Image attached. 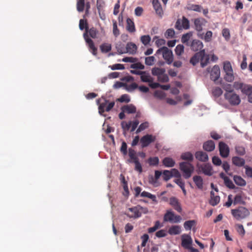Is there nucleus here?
<instances>
[{
    "instance_id": "obj_1",
    "label": "nucleus",
    "mask_w": 252,
    "mask_h": 252,
    "mask_svg": "<svg viewBox=\"0 0 252 252\" xmlns=\"http://www.w3.org/2000/svg\"><path fill=\"white\" fill-rule=\"evenodd\" d=\"M99 31L94 27L89 28V27L86 28V32L83 34L84 38L86 42L88 44L90 50L91 51L94 55L97 54V48L95 47L94 41L89 37L95 39L98 37Z\"/></svg>"
},
{
    "instance_id": "obj_2",
    "label": "nucleus",
    "mask_w": 252,
    "mask_h": 252,
    "mask_svg": "<svg viewBox=\"0 0 252 252\" xmlns=\"http://www.w3.org/2000/svg\"><path fill=\"white\" fill-rule=\"evenodd\" d=\"M97 102L99 103V112L101 114H103L105 111L109 112L110 111L115 105L114 101L108 103V100L103 97L98 100Z\"/></svg>"
},
{
    "instance_id": "obj_3",
    "label": "nucleus",
    "mask_w": 252,
    "mask_h": 252,
    "mask_svg": "<svg viewBox=\"0 0 252 252\" xmlns=\"http://www.w3.org/2000/svg\"><path fill=\"white\" fill-rule=\"evenodd\" d=\"M160 53H162V57L166 63L168 64H171L173 61V55L172 51L164 46L158 49L156 52V54H159Z\"/></svg>"
},
{
    "instance_id": "obj_4",
    "label": "nucleus",
    "mask_w": 252,
    "mask_h": 252,
    "mask_svg": "<svg viewBox=\"0 0 252 252\" xmlns=\"http://www.w3.org/2000/svg\"><path fill=\"white\" fill-rule=\"evenodd\" d=\"M232 215L236 220L243 219L250 215L249 210L245 207L240 206L235 209L231 210Z\"/></svg>"
},
{
    "instance_id": "obj_5",
    "label": "nucleus",
    "mask_w": 252,
    "mask_h": 252,
    "mask_svg": "<svg viewBox=\"0 0 252 252\" xmlns=\"http://www.w3.org/2000/svg\"><path fill=\"white\" fill-rule=\"evenodd\" d=\"M180 170L183 172V176L185 179L190 177L194 170L193 166L188 162H182L179 164Z\"/></svg>"
},
{
    "instance_id": "obj_6",
    "label": "nucleus",
    "mask_w": 252,
    "mask_h": 252,
    "mask_svg": "<svg viewBox=\"0 0 252 252\" xmlns=\"http://www.w3.org/2000/svg\"><path fill=\"white\" fill-rule=\"evenodd\" d=\"M225 99L232 106L238 105L241 102L240 96L234 92L231 94H224Z\"/></svg>"
},
{
    "instance_id": "obj_7",
    "label": "nucleus",
    "mask_w": 252,
    "mask_h": 252,
    "mask_svg": "<svg viewBox=\"0 0 252 252\" xmlns=\"http://www.w3.org/2000/svg\"><path fill=\"white\" fill-rule=\"evenodd\" d=\"M163 220L166 222L178 223L182 220V218L180 216L175 215L173 212L168 210L164 215Z\"/></svg>"
},
{
    "instance_id": "obj_8",
    "label": "nucleus",
    "mask_w": 252,
    "mask_h": 252,
    "mask_svg": "<svg viewBox=\"0 0 252 252\" xmlns=\"http://www.w3.org/2000/svg\"><path fill=\"white\" fill-rule=\"evenodd\" d=\"M192 240L191 237L187 234L183 235L182 236V246L186 249H191L192 252H198L196 249L191 248Z\"/></svg>"
},
{
    "instance_id": "obj_9",
    "label": "nucleus",
    "mask_w": 252,
    "mask_h": 252,
    "mask_svg": "<svg viewBox=\"0 0 252 252\" xmlns=\"http://www.w3.org/2000/svg\"><path fill=\"white\" fill-rule=\"evenodd\" d=\"M156 139L155 136L152 134H146L141 137L140 139V143L141 144L142 148H145L148 147L151 143L155 142Z\"/></svg>"
},
{
    "instance_id": "obj_10",
    "label": "nucleus",
    "mask_w": 252,
    "mask_h": 252,
    "mask_svg": "<svg viewBox=\"0 0 252 252\" xmlns=\"http://www.w3.org/2000/svg\"><path fill=\"white\" fill-rule=\"evenodd\" d=\"M86 8V14L89 13L90 8V3L89 1L85 2V0H77L76 8L78 12H83Z\"/></svg>"
},
{
    "instance_id": "obj_11",
    "label": "nucleus",
    "mask_w": 252,
    "mask_h": 252,
    "mask_svg": "<svg viewBox=\"0 0 252 252\" xmlns=\"http://www.w3.org/2000/svg\"><path fill=\"white\" fill-rule=\"evenodd\" d=\"M219 149L221 157L226 158L228 157L230 150L227 144L223 142H220L219 144Z\"/></svg>"
},
{
    "instance_id": "obj_12",
    "label": "nucleus",
    "mask_w": 252,
    "mask_h": 252,
    "mask_svg": "<svg viewBox=\"0 0 252 252\" xmlns=\"http://www.w3.org/2000/svg\"><path fill=\"white\" fill-rule=\"evenodd\" d=\"M193 23L195 30L198 32H202L203 26L205 25L206 21L202 18H198L194 19Z\"/></svg>"
},
{
    "instance_id": "obj_13",
    "label": "nucleus",
    "mask_w": 252,
    "mask_h": 252,
    "mask_svg": "<svg viewBox=\"0 0 252 252\" xmlns=\"http://www.w3.org/2000/svg\"><path fill=\"white\" fill-rule=\"evenodd\" d=\"M220 76V69L218 65H215L212 68L210 72L211 79L216 82Z\"/></svg>"
},
{
    "instance_id": "obj_14",
    "label": "nucleus",
    "mask_w": 252,
    "mask_h": 252,
    "mask_svg": "<svg viewBox=\"0 0 252 252\" xmlns=\"http://www.w3.org/2000/svg\"><path fill=\"white\" fill-rule=\"evenodd\" d=\"M170 205L178 212L181 213L182 208L178 199L175 197H172L169 199Z\"/></svg>"
},
{
    "instance_id": "obj_15",
    "label": "nucleus",
    "mask_w": 252,
    "mask_h": 252,
    "mask_svg": "<svg viewBox=\"0 0 252 252\" xmlns=\"http://www.w3.org/2000/svg\"><path fill=\"white\" fill-rule=\"evenodd\" d=\"M190 48L194 51H197L202 49L203 43L198 39H193L189 45Z\"/></svg>"
},
{
    "instance_id": "obj_16",
    "label": "nucleus",
    "mask_w": 252,
    "mask_h": 252,
    "mask_svg": "<svg viewBox=\"0 0 252 252\" xmlns=\"http://www.w3.org/2000/svg\"><path fill=\"white\" fill-rule=\"evenodd\" d=\"M197 36L205 42H209L212 40L213 32L210 31H208L205 35L203 32H197Z\"/></svg>"
},
{
    "instance_id": "obj_17",
    "label": "nucleus",
    "mask_w": 252,
    "mask_h": 252,
    "mask_svg": "<svg viewBox=\"0 0 252 252\" xmlns=\"http://www.w3.org/2000/svg\"><path fill=\"white\" fill-rule=\"evenodd\" d=\"M195 157L197 160L202 162H206L209 159L207 154L202 151H197L195 153Z\"/></svg>"
},
{
    "instance_id": "obj_18",
    "label": "nucleus",
    "mask_w": 252,
    "mask_h": 252,
    "mask_svg": "<svg viewBox=\"0 0 252 252\" xmlns=\"http://www.w3.org/2000/svg\"><path fill=\"white\" fill-rule=\"evenodd\" d=\"M137 47L135 44L132 42H128L126 44V53L131 55H134L136 53Z\"/></svg>"
},
{
    "instance_id": "obj_19",
    "label": "nucleus",
    "mask_w": 252,
    "mask_h": 252,
    "mask_svg": "<svg viewBox=\"0 0 252 252\" xmlns=\"http://www.w3.org/2000/svg\"><path fill=\"white\" fill-rule=\"evenodd\" d=\"M203 149L205 151L212 152L215 149V144L213 140H208L203 143Z\"/></svg>"
},
{
    "instance_id": "obj_20",
    "label": "nucleus",
    "mask_w": 252,
    "mask_h": 252,
    "mask_svg": "<svg viewBox=\"0 0 252 252\" xmlns=\"http://www.w3.org/2000/svg\"><path fill=\"white\" fill-rule=\"evenodd\" d=\"M202 55H204V50H202L200 52L195 53V55L190 59V63L193 65H195L199 62V61L201 60Z\"/></svg>"
},
{
    "instance_id": "obj_21",
    "label": "nucleus",
    "mask_w": 252,
    "mask_h": 252,
    "mask_svg": "<svg viewBox=\"0 0 252 252\" xmlns=\"http://www.w3.org/2000/svg\"><path fill=\"white\" fill-rule=\"evenodd\" d=\"M128 210L133 213L132 215H127V216L130 218H138L141 217V214L139 213V205L128 208Z\"/></svg>"
},
{
    "instance_id": "obj_22",
    "label": "nucleus",
    "mask_w": 252,
    "mask_h": 252,
    "mask_svg": "<svg viewBox=\"0 0 252 252\" xmlns=\"http://www.w3.org/2000/svg\"><path fill=\"white\" fill-rule=\"evenodd\" d=\"M152 3L156 13L161 16L163 14V11L158 0H153Z\"/></svg>"
},
{
    "instance_id": "obj_23",
    "label": "nucleus",
    "mask_w": 252,
    "mask_h": 252,
    "mask_svg": "<svg viewBox=\"0 0 252 252\" xmlns=\"http://www.w3.org/2000/svg\"><path fill=\"white\" fill-rule=\"evenodd\" d=\"M163 165L166 167H172L175 164V160L170 157H165L162 160Z\"/></svg>"
},
{
    "instance_id": "obj_24",
    "label": "nucleus",
    "mask_w": 252,
    "mask_h": 252,
    "mask_svg": "<svg viewBox=\"0 0 252 252\" xmlns=\"http://www.w3.org/2000/svg\"><path fill=\"white\" fill-rule=\"evenodd\" d=\"M126 29L128 32L131 33L135 32L136 31L134 23L130 18H128L126 19Z\"/></svg>"
},
{
    "instance_id": "obj_25",
    "label": "nucleus",
    "mask_w": 252,
    "mask_h": 252,
    "mask_svg": "<svg viewBox=\"0 0 252 252\" xmlns=\"http://www.w3.org/2000/svg\"><path fill=\"white\" fill-rule=\"evenodd\" d=\"M123 112L128 114H133L136 112V108L135 106L132 104L126 105L122 107Z\"/></svg>"
},
{
    "instance_id": "obj_26",
    "label": "nucleus",
    "mask_w": 252,
    "mask_h": 252,
    "mask_svg": "<svg viewBox=\"0 0 252 252\" xmlns=\"http://www.w3.org/2000/svg\"><path fill=\"white\" fill-rule=\"evenodd\" d=\"M232 161L233 164L238 167L243 166L245 163V159L239 157L232 158Z\"/></svg>"
},
{
    "instance_id": "obj_27",
    "label": "nucleus",
    "mask_w": 252,
    "mask_h": 252,
    "mask_svg": "<svg viewBox=\"0 0 252 252\" xmlns=\"http://www.w3.org/2000/svg\"><path fill=\"white\" fill-rule=\"evenodd\" d=\"M220 201V197L218 195H215L214 192L213 191H211V199L209 201V203L213 206L217 205Z\"/></svg>"
},
{
    "instance_id": "obj_28",
    "label": "nucleus",
    "mask_w": 252,
    "mask_h": 252,
    "mask_svg": "<svg viewBox=\"0 0 252 252\" xmlns=\"http://www.w3.org/2000/svg\"><path fill=\"white\" fill-rule=\"evenodd\" d=\"M193 181L199 189H203V181L201 176L197 175L193 176Z\"/></svg>"
},
{
    "instance_id": "obj_29",
    "label": "nucleus",
    "mask_w": 252,
    "mask_h": 252,
    "mask_svg": "<svg viewBox=\"0 0 252 252\" xmlns=\"http://www.w3.org/2000/svg\"><path fill=\"white\" fill-rule=\"evenodd\" d=\"M233 180L238 186L243 187L246 185V181L240 176L234 175L233 176Z\"/></svg>"
},
{
    "instance_id": "obj_30",
    "label": "nucleus",
    "mask_w": 252,
    "mask_h": 252,
    "mask_svg": "<svg viewBox=\"0 0 252 252\" xmlns=\"http://www.w3.org/2000/svg\"><path fill=\"white\" fill-rule=\"evenodd\" d=\"M202 170L204 174L211 176L213 174V169L210 164H206L202 167Z\"/></svg>"
},
{
    "instance_id": "obj_31",
    "label": "nucleus",
    "mask_w": 252,
    "mask_h": 252,
    "mask_svg": "<svg viewBox=\"0 0 252 252\" xmlns=\"http://www.w3.org/2000/svg\"><path fill=\"white\" fill-rule=\"evenodd\" d=\"M99 48L102 53H107L111 50L112 45L108 43H104L100 46Z\"/></svg>"
},
{
    "instance_id": "obj_32",
    "label": "nucleus",
    "mask_w": 252,
    "mask_h": 252,
    "mask_svg": "<svg viewBox=\"0 0 252 252\" xmlns=\"http://www.w3.org/2000/svg\"><path fill=\"white\" fill-rule=\"evenodd\" d=\"M140 196L142 197H147V198H149L152 199V200L156 204H157L158 202L156 195H153L147 191H143L140 194Z\"/></svg>"
},
{
    "instance_id": "obj_33",
    "label": "nucleus",
    "mask_w": 252,
    "mask_h": 252,
    "mask_svg": "<svg viewBox=\"0 0 252 252\" xmlns=\"http://www.w3.org/2000/svg\"><path fill=\"white\" fill-rule=\"evenodd\" d=\"M181 226L179 225H174L171 226L168 230V232L171 235H177L181 233Z\"/></svg>"
},
{
    "instance_id": "obj_34",
    "label": "nucleus",
    "mask_w": 252,
    "mask_h": 252,
    "mask_svg": "<svg viewBox=\"0 0 252 252\" xmlns=\"http://www.w3.org/2000/svg\"><path fill=\"white\" fill-rule=\"evenodd\" d=\"M141 80L143 82L151 83L153 81V79L151 78L149 73L145 71V73L142 74L140 76Z\"/></svg>"
},
{
    "instance_id": "obj_35",
    "label": "nucleus",
    "mask_w": 252,
    "mask_h": 252,
    "mask_svg": "<svg viewBox=\"0 0 252 252\" xmlns=\"http://www.w3.org/2000/svg\"><path fill=\"white\" fill-rule=\"evenodd\" d=\"M192 36V33L188 32L182 35L181 38V41L183 43L186 44L188 46H189L190 44L189 42V40Z\"/></svg>"
},
{
    "instance_id": "obj_36",
    "label": "nucleus",
    "mask_w": 252,
    "mask_h": 252,
    "mask_svg": "<svg viewBox=\"0 0 252 252\" xmlns=\"http://www.w3.org/2000/svg\"><path fill=\"white\" fill-rule=\"evenodd\" d=\"M165 72V69L162 68L154 67L152 69V73L153 75L159 76L163 73Z\"/></svg>"
},
{
    "instance_id": "obj_37",
    "label": "nucleus",
    "mask_w": 252,
    "mask_h": 252,
    "mask_svg": "<svg viewBox=\"0 0 252 252\" xmlns=\"http://www.w3.org/2000/svg\"><path fill=\"white\" fill-rule=\"evenodd\" d=\"M181 158L183 160H188L189 161H192L193 159L192 154L190 152H186L183 153L181 156Z\"/></svg>"
},
{
    "instance_id": "obj_38",
    "label": "nucleus",
    "mask_w": 252,
    "mask_h": 252,
    "mask_svg": "<svg viewBox=\"0 0 252 252\" xmlns=\"http://www.w3.org/2000/svg\"><path fill=\"white\" fill-rule=\"evenodd\" d=\"M225 74L224 76V79L228 82H232L234 79L233 70L231 71L225 72Z\"/></svg>"
},
{
    "instance_id": "obj_39",
    "label": "nucleus",
    "mask_w": 252,
    "mask_h": 252,
    "mask_svg": "<svg viewBox=\"0 0 252 252\" xmlns=\"http://www.w3.org/2000/svg\"><path fill=\"white\" fill-rule=\"evenodd\" d=\"M241 92L248 96L252 92V86L244 84Z\"/></svg>"
},
{
    "instance_id": "obj_40",
    "label": "nucleus",
    "mask_w": 252,
    "mask_h": 252,
    "mask_svg": "<svg viewBox=\"0 0 252 252\" xmlns=\"http://www.w3.org/2000/svg\"><path fill=\"white\" fill-rule=\"evenodd\" d=\"M222 87L225 91L224 94H231L234 92L233 86L230 84H224L222 85Z\"/></svg>"
},
{
    "instance_id": "obj_41",
    "label": "nucleus",
    "mask_w": 252,
    "mask_h": 252,
    "mask_svg": "<svg viewBox=\"0 0 252 252\" xmlns=\"http://www.w3.org/2000/svg\"><path fill=\"white\" fill-rule=\"evenodd\" d=\"M196 221L194 220H188L184 222V226L186 230H190L192 227L195 225Z\"/></svg>"
},
{
    "instance_id": "obj_42",
    "label": "nucleus",
    "mask_w": 252,
    "mask_h": 252,
    "mask_svg": "<svg viewBox=\"0 0 252 252\" xmlns=\"http://www.w3.org/2000/svg\"><path fill=\"white\" fill-rule=\"evenodd\" d=\"M222 90L219 87H215L212 90V94L215 97H219L222 94Z\"/></svg>"
},
{
    "instance_id": "obj_43",
    "label": "nucleus",
    "mask_w": 252,
    "mask_h": 252,
    "mask_svg": "<svg viewBox=\"0 0 252 252\" xmlns=\"http://www.w3.org/2000/svg\"><path fill=\"white\" fill-rule=\"evenodd\" d=\"M209 57L208 55H202L200 60L201 66L202 67H205L209 63Z\"/></svg>"
},
{
    "instance_id": "obj_44",
    "label": "nucleus",
    "mask_w": 252,
    "mask_h": 252,
    "mask_svg": "<svg viewBox=\"0 0 252 252\" xmlns=\"http://www.w3.org/2000/svg\"><path fill=\"white\" fill-rule=\"evenodd\" d=\"M128 156L131 159V162L138 159L136 155V152L135 150L133 149L130 148L128 149Z\"/></svg>"
},
{
    "instance_id": "obj_45",
    "label": "nucleus",
    "mask_w": 252,
    "mask_h": 252,
    "mask_svg": "<svg viewBox=\"0 0 252 252\" xmlns=\"http://www.w3.org/2000/svg\"><path fill=\"white\" fill-rule=\"evenodd\" d=\"M162 175L163 179L165 181H168L172 177V175L170 171L167 170H163L162 172Z\"/></svg>"
},
{
    "instance_id": "obj_46",
    "label": "nucleus",
    "mask_w": 252,
    "mask_h": 252,
    "mask_svg": "<svg viewBox=\"0 0 252 252\" xmlns=\"http://www.w3.org/2000/svg\"><path fill=\"white\" fill-rule=\"evenodd\" d=\"M184 52V46L182 44L178 45L175 49V52L176 55L180 56H181Z\"/></svg>"
},
{
    "instance_id": "obj_47",
    "label": "nucleus",
    "mask_w": 252,
    "mask_h": 252,
    "mask_svg": "<svg viewBox=\"0 0 252 252\" xmlns=\"http://www.w3.org/2000/svg\"><path fill=\"white\" fill-rule=\"evenodd\" d=\"M113 33L115 37L118 36L120 34V31L117 27V23L116 21L113 20Z\"/></svg>"
},
{
    "instance_id": "obj_48",
    "label": "nucleus",
    "mask_w": 252,
    "mask_h": 252,
    "mask_svg": "<svg viewBox=\"0 0 252 252\" xmlns=\"http://www.w3.org/2000/svg\"><path fill=\"white\" fill-rule=\"evenodd\" d=\"M182 29L188 30L189 28V20L183 16L182 20Z\"/></svg>"
},
{
    "instance_id": "obj_49",
    "label": "nucleus",
    "mask_w": 252,
    "mask_h": 252,
    "mask_svg": "<svg viewBox=\"0 0 252 252\" xmlns=\"http://www.w3.org/2000/svg\"><path fill=\"white\" fill-rule=\"evenodd\" d=\"M125 88L129 92H132L135 89L138 88V85L136 83H132L131 84L127 85L125 84Z\"/></svg>"
},
{
    "instance_id": "obj_50",
    "label": "nucleus",
    "mask_w": 252,
    "mask_h": 252,
    "mask_svg": "<svg viewBox=\"0 0 252 252\" xmlns=\"http://www.w3.org/2000/svg\"><path fill=\"white\" fill-rule=\"evenodd\" d=\"M151 40V37L149 35H142L140 37V40L144 45H148Z\"/></svg>"
},
{
    "instance_id": "obj_51",
    "label": "nucleus",
    "mask_w": 252,
    "mask_h": 252,
    "mask_svg": "<svg viewBox=\"0 0 252 252\" xmlns=\"http://www.w3.org/2000/svg\"><path fill=\"white\" fill-rule=\"evenodd\" d=\"M148 163L150 165L152 166H156L159 163V159L158 157H155L153 158H150L148 159Z\"/></svg>"
},
{
    "instance_id": "obj_52",
    "label": "nucleus",
    "mask_w": 252,
    "mask_h": 252,
    "mask_svg": "<svg viewBox=\"0 0 252 252\" xmlns=\"http://www.w3.org/2000/svg\"><path fill=\"white\" fill-rule=\"evenodd\" d=\"M130 99L129 96L127 94H124L118 99V101L120 102L128 103L130 101Z\"/></svg>"
},
{
    "instance_id": "obj_53",
    "label": "nucleus",
    "mask_w": 252,
    "mask_h": 252,
    "mask_svg": "<svg viewBox=\"0 0 252 252\" xmlns=\"http://www.w3.org/2000/svg\"><path fill=\"white\" fill-rule=\"evenodd\" d=\"M156 40L155 44L156 46L158 47L163 45L165 44V40L163 39H159L158 37L156 36L153 38V41Z\"/></svg>"
},
{
    "instance_id": "obj_54",
    "label": "nucleus",
    "mask_w": 252,
    "mask_h": 252,
    "mask_svg": "<svg viewBox=\"0 0 252 252\" xmlns=\"http://www.w3.org/2000/svg\"><path fill=\"white\" fill-rule=\"evenodd\" d=\"M130 67L132 69H144L145 68V66L141 63L136 62V63H134L131 64Z\"/></svg>"
},
{
    "instance_id": "obj_55",
    "label": "nucleus",
    "mask_w": 252,
    "mask_h": 252,
    "mask_svg": "<svg viewBox=\"0 0 252 252\" xmlns=\"http://www.w3.org/2000/svg\"><path fill=\"white\" fill-rule=\"evenodd\" d=\"M145 63L147 65H152L154 64L155 58L154 56H150L145 58Z\"/></svg>"
},
{
    "instance_id": "obj_56",
    "label": "nucleus",
    "mask_w": 252,
    "mask_h": 252,
    "mask_svg": "<svg viewBox=\"0 0 252 252\" xmlns=\"http://www.w3.org/2000/svg\"><path fill=\"white\" fill-rule=\"evenodd\" d=\"M224 183L225 185L230 189H234L235 188V186L233 184L232 181L230 180L228 177L225 179V180H224Z\"/></svg>"
},
{
    "instance_id": "obj_57",
    "label": "nucleus",
    "mask_w": 252,
    "mask_h": 252,
    "mask_svg": "<svg viewBox=\"0 0 252 252\" xmlns=\"http://www.w3.org/2000/svg\"><path fill=\"white\" fill-rule=\"evenodd\" d=\"M175 35V31L173 29H168L164 33V36L166 38H172Z\"/></svg>"
},
{
    "instance_id": "obj_58",
    "label": "nucleus",
    "mask_w": 252,
    "mask_h": 252,
    "mask_svg": "<svg viewBox=\"0 0 252 252\" xmlns=\"http://www.w3.org/2000/svg\"><path fill=\"white\" fill-rule=\"evenodd\" d=\"M158 79L159 82L163 83L167 82L169 81L168 76L165 73H163L158 76Z\"/></svg>"
},
{
    "instance_id": "obj_59",
    "label": "nucleus",
    "mask_w": 252,
    "mask_h": 252,
    "mask_svg": "<svg viewBox=\"0 0 252 252\" xmlns=\"http://www.w3.org/2000/svg\"><path fill=\"white\" fill-rule=\"evenodd\" d=\"M162 175V172L158 170H156L155 172V178L152 179V181L151 183L155 185V184L157 183V181L159 179L160 176Z\"/></svg>"
},
{
    "instance_id": "obj_60",
    "label": "nucleus",
    "mask_w": 252,
    "mask_h": 252,
    "mask_svg": "<svg viewBox=\"0 0 252 252\" xmlns=\"http://www.w3.org/2000/svg\"><path fill=\"white\" fill-rule=\"evenodd\" d=\"M112 70H123L125 69V66L122 64L117 63L109 66Z\"/></svg>"
},
{
    "instance_id": "obj_61",
    "label": "nucleus",
    "mask_w": 252,
    "mask_h": 252,
    "mask_svg": "<svg viewBox=\"0 0 252 252\" xmlns=\"http://www.w3.org/2000/svg\"><path fill=\"white\" fill-rule=\"evenodd\" d=\"M236 228L237 232L242 236H244L245 234V230L243 225L237 224L236 225Z\"/></svg>"
},
{
    "instance_id": "obj_62",
    "label": "nucleus",
    "mask_w": 252,
    "mask_h": 252,
    "mask_svg": "<svg viewBox=\"0 0 252 252\" xmlns=\"http://www.w3.org/2000/svg\"><path fill=\"white\" fill-rule=\"evenodd\" d=\"M132 162L135 164V170L138 171L139 173H141L142 172V167L141 163L139 161L138 159Z\"/></svg>"
},
{
    "instance_id": "obj_63",
    "label": "nucleus",
    "mask_w": 252,
    "mask_h": 252,
    "mask_svg": "<svg viewBox=\"0 0 252 252\" xmlns=\"http://www.w3.org/2000/svg\"><path fill=\"white\" fill-rule=\"evenodd\" d=\"M223 70L224 72L233 70L231 64L229 62H225L223 63Z\"/></svg>"
},
{
    "instance_id": "obj_64",
    "label": "nucleus",
    "mask_w": 252,
    "mask_h": 252,
    "mask_svg": "<svg viewBox=\"0 0 252 252\" xmlns=\"http://www.w3.org/2000/svg\"><path fill=\"white\" fill-rule=\"evenodd\" d=\"M149 124L148 122H144L142 123L136 130V133H138L140 132V131L147 128Z\"/></svg>"
}]
</instances>
